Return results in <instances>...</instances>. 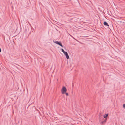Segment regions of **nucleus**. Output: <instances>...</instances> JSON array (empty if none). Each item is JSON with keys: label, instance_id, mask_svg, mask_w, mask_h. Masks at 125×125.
<instances>
[{"label": "nucleus", "instance_id": "1", "mask_svg": "<svg viewBox=\"0 0 125 125\" xmlns=\"http://www.w3.org/2000/svg\"><path fill=\"white\" fill-rule=\"evenodd\" d=\"M67 91L66 88L65 87H63L61 90V92L63 94H65V93Z\"/></svg>", "mask_w": 125, "mask_h": 125}, {"label": "nucleus", "instance_id": "2", "mask_svg": "<svg viewBox=\"0 0 125 125\" xmlns=\"http://www.w3.org/2000/svg\"><path fill=\"white\" fill-rule=\"evenodd\" d=\"M53 42H54L59 45L61 47H63V46L62 44L61 43V42H59L58 41H55V42H54V41H53Z\"/></svg>", "mask_w": 125, "mask_h": 125}, {"label": "nucleus", "instance_id": "3", "mask_svg": "<svg viewBox=\"0 0 125 125\" xmlns=\"http://www.w3.org/2000/svg\"><path fill=\"white\" fill-rule=\"evenodd\" d=\"M64 54L66 56V58L67 59H69V56L67 52H65L64 53Z\"/></svg>", "mask_w": 125, "mask_h": 125}, {"label": "nucleus", "instance_id": "4", "mask_svg": "<svg viewBox=\"0 0 125 125\" xmlns=\"http://www.w3.org/2000/svg\"><path fill=\"white\" fill-rule=\"evenodd\" d=\"M104 25L105 26H107L108 27L109 26V25L108 24V23L106 21H104L103 23Z\"/></svg>", "mask_w": 125, "mask_h": 125}, {"label": "nucleus", "instance_id": "5", "mask_svg": "<svg viewBox=\"0 0 125 125\" xmlns=\"http://www.w3.org/2000/svg\"><path fill=\"white\" fill-rule=\"evenodd\" d=\"M105 115H104L103 116V117L104 118H106V117L108 116V114H105Z\"/></svg>", "mask_w": 125, "mask_h": 125}, {"label": "nucleus", "instance_id": "6", "mask_svg": "<svg viewBox=\"0 0 125 125\" xmlns=\"http://www.w3.org/2000/svg\"><path fill=\"white\" fill-rule=\"evenodd\" d=\"M61 50L63 52V53L65 52V51H64V50L62 48Z\"/></svg>", "mask_w": 125, "mask_h": 125}, {"label": "nucleus", "instance_id": "7", "mask_svg": "<svg viewBox=\"0 0 125 125\" xmlns=\"http://www.w3.org/2000/svg\"><path fill=\"white\" fill-rule=\"evenodd\" d=\"M107 119L105 118L104 119V120L103 121L104 122V123H105Z\"/></svg>", "mask_w": 125, "mask_h": 125}, {"label": "nucleus", "instance_id": "8", "mask_svg": "<svg viewBox=\"0 0 125 125\" xmlns=\"http://www.w3.org/2000/svg\"><path fill=\"white\" fill-rule=\"evenodd\" d=\"M104 124V122L103 121H101V124Z\"/></svg>", "mask_w": 125, "mask_h": 125}, {"label": "nucleus", "instance_id": "9", "mask_svg": "<svg viewBox=\"0 0 125 125\" xmlns=\"http://www.w3.org/2000/svg\"><path fill=\"white\" fill-rule=\"evenodd\" d=\"M65 94H66V95L67 96H68V93H65Z\"/></svg>", "mask_w": 125, "mask_h": 125}, {"label": "nucleus", "instance_id": "10", "mask_svg": "<svg viewBox=\"0 0 125 125\" xmlns=\"http://www.w3.org/2000/svg\"><path fill=\"white\" fill-rule=\"evenodd\" d=\"M123 107L124 108H125V104H123Z\"/></svg>", "mask_w": 125, "mask_h": 125}, {"label": "nucleus", "instance_id": "11", "mask_svg": "<svg viewBox=\"0 0 125 125\" xmlns=\"http://www.w3.org/2000/svg\"><path fill=\"white\" fill-rule=\"evenodd\" d=\"M1 52V49L0 48V52Z\"/></svg>", "mask_w": 125, "mask_h": 125}, {"label": "nucleus", "instance_id": "12", "mask_svg": "<svg viewBox=\"0 0 125 125\" xmlns=\"http://www.w3.org/2000/svg\"><path fill=\"white\" fill-rule=\"evenodd\" d=\"M73 19H72H72H70V20H72Z\"/></svg>", "mask_w": 125, "mask_h": 125}]
</instances>
